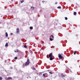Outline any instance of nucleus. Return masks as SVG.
<instances>
[{
    "mask_svg": "<svg viewBox=\"0 0 80 80\" xmlns=\"http://www.w3.org/2000/svg\"><path fill=\"white\" fill-rule=\"evenodd\" d=\"M57 2H56L55 3V4H57Z\"/></svg>",
    "mask_w": 80,
    "mask_h": 80,
    "instance_id": "nucleus-31",
    "label": "nucleus"
},
{
    "mask_svg": "<svg viewBox=\"0 0 80 80\" xmlns=\"http://www.w3.org/2000/svg\"><path fill=\"white\" fill-rule=\"evenodd\" d=\"M5 47H8V43H6V44L5 45Z\"/></svg>",
    "mask_w": 80,
    "mask_h": 80,
    "instance_id": "nucleus-8",
    "label": "nucleus"
},
{
    "mask_svg": "<svg viewBox=\"0 0 80 80\" xmlns=\"http://www.w3.org/2000/svg\"><path fill=\"white\" fill-rule=\"evenodd\" d=\"M24 48H27V46L26 45L24 46Z\"/></svg>",
    "mask_w": 80,
    "mask_h": 80,
    "instance_id": "nucleus-24",
    "label": "nucleus"
},
{
    "mask_svg": "<svg viewBox=\"0 0 80 80\" xmlns=\"http://www.w3.org/2000/svg\"><path fill=\"white\" fill-rule=\"evenodd\" d=\"M50 40L51 41H52L53 40V39L52 38H50Z\"/></svg>",
    "mask_w": 80,
    "mask_h": 80,
    "instance_id": "nucleus-14",
    "label": "nucleus"
},
{
    "mask_svg": "<svg viewBox=\"0 0 80 80\" xmlns=\"http://www.w3.org/2000/svg\"><path fill=\"white\" fill-rule=\"evenodd\" d=\"M49 73H50V74H51V75H52V72H49Z\"/></svg>",
    "mask_w": 80,
    "mask_h": 80,
    "instance_id": "nucleus-26",
    "label": "nucleus"
},
{
    "mask_svg": "<svg viewBox=\"0 0 80 80\" xmlns=\"http://www.w3.org/2000/svg\"><path fill=\"white\" fill-rule=\"evenodd\" d=\"M33 70H36V69L35 68H33Z\"/></svg>",
    "mask_w": 80,
    "mask_h": 80,
    "instance_id": "nucleus-25",
    "label": "nucleus"
},
{
    "mask_svg": "<svg viewBox=\"0 0 80 80\" xmlns=\"http://www.w3.org/2000/svg\"><path fill=\"white\" fill-rule=\"evenodd\" d=\"M44 74L45 75H46V76L48 75V74H47V73H45Z\"/></svg>",
    "mask_w": 80,
    "mask_h": 80,
    "instance_id": "nucleus-21",
    "label": "nucleus"
},
{
    "mask_svg": "<svg viewBox=\"0 0 80 80\" xmlns=\"http://www.w3.org/2000/svg\"><path fill=\"white\" fill-rule=\"evenodd\" d=\"M43 76L44 77H45V74H43Z\"/></svg>",
    "mask_w": 80,
    "mask_h": 80,
    "instance_id": "nucleus-18",
    "label": "nucleus"
},
{
    "mask_svg": "<svg viewBox=\"0 0 80 80\" xmlns=\"http://www.w3.org/2000/svg\"><path fill=\"white\" fill-rule=\"evenodd\" d=\"M12 78L11 77L8 78V80H12Z\"/></svg>",
    "mask_w": 80,
    "mask_h": 80,
    "instance_id": "nucleus-7",
    "label": "nucleus"
},
{
    "mask_svg": "<svg viewBox=\"0 0 80 80\" xmlns=\"http://www.w3.org/2000/svg\"><path fill=\"white\" fill-rule=\"evenodd\" d=\"M70 72H72V71H71V70L70 71Z\"/></svg>",
    "mask_w": 80,
    "mask_h": 80,
    "instance_id": "nucleus-32",
    "label": "nucleus"
},
{
    "mask_svg": "<svg viewBox=\"0 0 80 80\" xmlns=\"http://www.w3.org/2000/svg\"><path fill=\"white\" fill-rule=\"evenodd\" d=\"M17 33H19L20 32V29L18 28H17Z\"/></svg>",
    "mask_w": 80,
    "mask_h": 80,
    "instance_id": "nucleus-4",
    "label": "nucleus"
},
{
    "mask_svg": "<svg viewBox=\"0 0 80 80\" xmlns=\"http://www.w3.org/2000/svg\"><path fill=\"white\" fill-rule=\"evenodd\" d=\"M58 57L60 59H62V55H61L60 54H58Z\"/></svg>",
    "mask_w": 80,
    "mask_h": 80,
    "instance_id": "nucleus-2",
    "label": "nucleus"
},
{
    "mask_svg": "<svg viewBox=\"0 0 80 80\" xmlns=\"http://www.w3.org/2000/svg\"><path fill=\"white\" fill-rule=\"evenodd\" d=\"M73 14H74V15H77V12H74Z\"/></svg>",
    "mask_w": 80,
    "mask_h": 80,
    "instance_id": "nucleus-9",
    "label": "nucleus"
},
{
    "mask_svg": "<svg viewBox=\"0 0 80 80\" xmlns=\"http://www.w3.org/2000/svg\"><path fill=\"white\" fill-rule=\"evenodd\" d=\"M29 63H30V60L28 59L27 62H26V63L25 64V65H26V66L27 65H28Z\"/></svg>",
    "mask_w": 80,
    "mask_h": 80,
    "instance_id": "nucleus-1",
    "label": "nucleus"
},
{
    "mask_svg": "<svg viewBox=\"0 0 80 80\" xmlns=\"http://www.w3.org/2000/svg\"><path fill=\"white\" fill-rule=\"evenodd\" d=\"M2 77H0V80H2Z\"/></svg>",
    "mask_w": 80,
    "mask_h": 80,
    "instance_id": "nucleus-13",
    "label": "nucleus"
},
{
    "mask_svg": "<svg viewBox=\"0 0 80 80\" xmlns=\"http://www.w3.org/2000/svg\"><path fill=\"white\" fill-rule=\"evenodd\" d=\"M14 59H15V60H17V57H15L14 58Z\"/></svg>",
    "mask_w": 80,
    "mask_h": 80,
    "instance_id": "nucleus-17",
    "label": "nucleus"
},
{
    "mask_svg": "<svg viewBox=\"0 0 80 80\" xmlns=\"http://www.w3.org/2000/svg\"><path fill=\"white\" fill-rule=\"evenodd\" d=\"M74 55H75V54H76V51H74Z\"/></svg>",
    "mask_w": 80,
    "mask_h": 80,
    "instance_id": "nucleus-22",
    "label": "nucleus"
},
{
    "mask_svg": "<svg viewBox=\"0 0 80 80\" xmlns=\"http://www.w3.org/2000/svg\"><path fill=\"white\" fill-rule=\"evenodd\" d=\"M48 56H47V58H48Z\"/></svg>",
    "mask_w": 80,
    "mask_h": 80,
    "instance_id": "nucleus-33",
    "label": "nucleus"
},
{
    "mask_svg": "<svg viewBox=\"0 0 80 80\" xmlns=\"http://www.w3.org/2000/svg\"><path fill=\"white\" fill-rule=\"evenodd\" d=\"M65 75H65L63 74H62V76H63V77H65Z\"/></svg>",
    "mask_w": 80,
    "mask_h": 80,
    "instance_id": "nucleus-23",
    "label": "nucleus"
},
{
    "mask_svg": "<svg viewBox=\"0 0 80 80\" xmlns=\"http://www.w3.org/2000/svg\"><path fill=\"white\" fill-rule=\"evenodd\" d=\"M30 30H32V29H33V27H30Z\"/></svg>",
    "mask_w": 80,
    "mask_h": 80,
    "instance_id": "nucleus-11",
    "label": "nucleus"
},
{
    "mask_svg": "<svg viewBox=\"0 0 80 80\" xmlns=\"http://www.w3.org/2000/svg\"><path fill=\"white\" fill-rule=\"evenodd\" d=\"M13 35V33H11V35Z\"/></svg>",
    "mask_w": 80,
    "mask_h": 80,
    "instance_id": "nucleus-28",
    "label": "nucleus"
},
{
    "mask_svg": "<svg viewBox=\"0 0 80 80\" xmlns=\"http://www.w3.org/2000/svg\"><path fill=\"white\" fill-rule=\"evenodd\" d=\"M53 56V53H50L49 54V57H52Z\"/></svg>",
    "mask_w": 80,
    "mask_h": 80,
    "instance_id": "nucleus-3",
    "label": "nucleus"
},
{
    "mask_svg": "<svg viewBox=\"0 0 80 80\" xmlns=\"http://www.w3.org/2000/svg\"><path fill=\"white\" fill-rule=\"evenodd\" d=\"M42 2L43 3H44V2H45V1H42Z\"/></svg>",
    "mask_w": 80,
    "mask_h": 80,
    "instance_id": "nucleus-30",
    "label": "nucleus"
},
{
    "mask_svg": "<svg viewBox=\"0 0 80 80\" xmlns=\"http://www.w3.org/2000/svg\"><path fill=\"white\" fill-rule=\"evenodd\" d=\"M49 58H50L49 60H53V57H49Z\"/></svg>",
    "mask_w": 80,
    "mask_h": 80,
    "instance_id": "nucleus-5",
    "label": "nucleus"
},
{
    "mask_svg": "<svg viewBox=\"0 0 80 80\" xmlns=\"http://www.w3.org/2000/svg\"><path fill=\"white\" fill-rule=\"evenodd\" d=\"M68 19V18L67 17H65V19L66 20H67Z\"/></svg>",
    "mask_w": 80,
    "mask_h": 80,
    "instance_id": "nucleus-20",
    "label": "nucleus"
},
{
    "mask_svg": "<svg viewBox=\"0 0 80 80\" xmlns=\"http://www.w3.org/2000/svg\"><path fill=\"white\" fill-rule=\"evenodd\" d=\"M69 68H67V69H66V70L67 71H69Z\"/></svg>",
    "mask_w": 80,
    "mask_h": 80,
    "instance_id": "nucleus-15",
    "label": "nucleus"
},
{
    "mask_svg": "<svg viewBox=\"0 0 80 80\" xmlns=\"http://www.w3.org/2000/svg\"><path fill=\"white\" fill-rule=\"evenodd\" d=\"M24 1H23V0H22V1H21V3H23V2Z\"/></svg>",
    "mask_w": 80,
    "mask_h": 80,
    "instance_id": "nucleus-16",
    "label": "nucleus"
},
{
    "mask_svg": "<svg viewBox=\"0 0 80 80\" xmlns=\"http://www.w3.org/2000/svg\"><path fill=\"white\" fill-rule=\"evenodd\" d=\"M51 37H52V38H53V36L51 35Z\"/></svg>",
    "mask_w": 80,
    "mask_h": 80,
    "instance_id": "nucleus-27",
    "label": "nucleus"
},
{
    "mask_svg": "<svg viewBox=\"0 0 80 80\" xmlns=\"http://www.w3.org/2000/svg\"><path fill=\"white\" fill-rule=\"evenodd\" d=\"M31 8H32V9L33 10V9H34V7H31Z\"/></svg>",
    "mask_w": 80,
    "mask_h": 80,
    "instance_id": "nucleus-19",
    "label": "nucleus"
},
{
    "mask_svg": "<svg viewBox=\"0 0 80 80\" xmlns=\"http://www.w3.org/2000/svg\"><path fill=\"white\" fill-rule=\"evenodd\" d=\"M6 37H8V33H7V32L6 33Z\"/></svg>",
    "mask_w": 80,
    "mask_h": 80,
    "instance_id": "nucleus-10",
    "label": "nucleus"
},
{
    "mask_svg": "<svg viewBox=\"0 0 80 80\" xmlns=\"http://www.w3.org/2000/svg\"><path fill=\"white\" fill-rule=\"evenodd\" d=\"M42 72H40L37 73V74L38 75H42Z\"/></svg>",
    "mask_w": 80,
    "mask_h": 80,
    "instance_id": "nucleus-6",
    "label": "nucleus"
},
{
    "mask_svg": "<svg viewBox=\"0 0 80 80\" xmlns=\"http://www.w3.org/2000/svg\"><path fill=\"white\" fill-rule=\"evenodd\" d=\"M58 8H59V9H60L61 8V6H58Z\"/></svg>",
    "mask_w": 80,
    "mask_h": 80,
    "instance_id": "nucleus-12",
    "label": "nucleus"
},
{
    "mask_svg": "<svg viewBox=\"0 0 80 80\" xmlns=\"http://www.w3.org/2000/svg\"><path fill=\"white\" fill-rule=\"evenodd\" d=\"M17 52H18V50H17Z\"/></svg>",
    "mask_w": 80,
    "mask_h": 80,
    "instance_id": "nucleus-29",
    "label": "nucleus"
}]
</instances>
